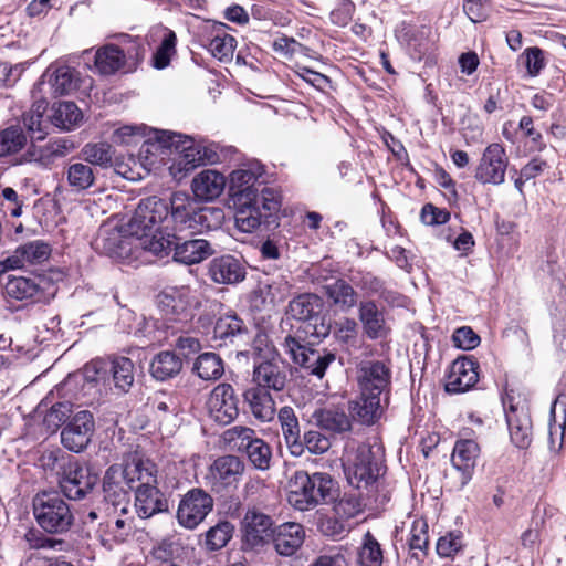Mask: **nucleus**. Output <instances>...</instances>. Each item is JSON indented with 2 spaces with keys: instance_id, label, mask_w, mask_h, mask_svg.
I'll list each match as a JSON object with an SVG mask.
<instances>
[{
  "instance_id": "0e129e2a",
  "label": "nucleus",
  "mask_w": 566,
  "mask_h": 566,
  "mask_svg": "<svg viewBox=\"0 0 566 566\" xmlns=\"http://www.w3.org/2000/svg\"><path fill=\"white\" fill-rule=\"evenodd\" d=\"M364 504L360 496L355 493L344 494L334 505L336 515L342 520H349L363 512Z\"/></svg>"
},
{
  "instance_id": "4be33fe9",
  "label": "nucleus",
  "mask_w": 566,
  "mask_h": 566,
  "mask_svg": "<svg viewBox=\"0 0 566 566\" xmlns=\"http://www.w3.org/2000/svg\"><path fill=\"white\" fill-rule=\"evenodd\" d=\"M272 518L265 513L250 509L242 521L243 541L250 547H259L268 543L273 535Z\"/></svg>"
},
{
  "instance_id": "9b49d317",
  "label": "nucleus",
  "mask_w": 566,
  "mask_h": 566,
  "mask_svg": "<svg viewBox=\"0 0 566 566\" xmlns=\"http://www.w3.org/2000/svg\"><path fill=\"white\" fill-rule=\"evenodd\" d=\"M213 509L212 496L200 488L189 490L180 500L177 521L187 530H195Z\"/></svg>"
},
{
  "instance_id": "39448f33",
  "label": "nucleus",
  "mask_w": 566,
  "mask_h": 566,
  "mask_svg": "<svg viewBox=\"0 0 566 566\" xmlns=\"http://www.w3.org/2000/svg\"><path fill=\"white\" fill-rule=\"evenodd\" d=\"M33 515L38 525L50 534H64L74 524L71 506L59 493L36 494L33 499Z\"/></svg>"
},
{
  "instance_id": "c9c22d12",
  "label": "nucleus",
  "mask_w": 566,
  "mask_h": 566,
  "mask_svg": "<svg viewBox=\"0 0 566 566\" xmlns=\"http://www.w3.org/2000/svg\"><path fill=\"white\" fill-rule=\"evenodd\" d=\"M349 410L361 423L373 424L382 415L380 395L360 391L359 397L349 403Z\"/></svg>"
},
{
  "instance_id": "f704fd0d",
  "label": "nucleus",
  "mask_w": 566,
  "mask_h": 566,
  "mask_svg": "<svg viewBox=\"0 0 566 566\" xmlns=\"http://www.w3.org/2000/svg\"><path fill=\"white\" fill-rule=\"evenodd\" d=\"M166 134H169V130H156L154 138L146 139L140 146L136 159L140 161L147 175L163 161L161 155L165 150L170 149V145L163 140V136Z\"/></svg>"
},
{
  "instance_id": "c85d7f7f",
  "label": "nucleus",
  "mask_w": 566,
  "mask_h": 566,
  "mask_svg": "<svg viewBox=\"0 0 566 566\" xmlns=\"http://www.w3.org/2000/svg\"><path fill=\"white\" fill-rule=\"evenodd\" d=\"M315 426L332 433H344L352 429V420L343 407L331 405L317 408L312 413Z\"/></svg>"
},
{
  "instance_id": "e2e57ef3",
  "label": "nucleus",
  "mask_w": 566,
  "mask_h": 566,
  "mask_svg": "<svg viewBox=\"0 0 566 566\" xmlns=\"http://www.w3.org/2000/svg\"><path fill=\"white\" fill-rule=\"evenodd\" d=\"M291 284L284 277H277L265 284L261 289V293L264 294V300L269 301L272 305L283 303L291 295Z\"/></svg>"
},
{
  "instance_id": "7ed1b4c3",
  "label": "nucleus",
  "mask_w": 566,
  "mask_h": 566,
  "mask_svg": "<svg viewBox=\"0 0 566 566\" xmlns=\"http://www.w3.org/2000/svg\"><path fill=\"white\" fill-rule=\"evenodd\" d=\"M139 465H143V459L134 457L124 467L115 464L106 470L103 480L106 510L113 509L114 514H128L129 491L138 478Z\"/></svg>"
},
{
  "instance_id": "13d9d810",
  "label": "nucleus",
  "mask_w": 566,
  "mask_h": 566,
  "mask_svg": "<svg viewBox=\"0 0 566 566\" xmlns=\"http://www.w3.org/2000/svg\"><path fill=\"white\" fill-rule=\"evenodd\" d=\"M359 566H381L382 552L376 538L367 533L358 552Z\"/></svg>"
},
{
  "instance_id": "ddd939ff",
  "label": "nucleus",
  "mask_w": 566,
  "mask_h": 566,
  "mask_svg": "<svg viewBox=\"0 0 566 566\" xmlns=\"http://www.w3.org/2000/svg\"><path fill=\"white\" fill-rule=\"evenodd\" d=\"M171 232L166 234L196 235L197 230V203L184 191H176L169 201Z\"/></svg>"
},
{
  "instance_id": "6e6552de",
  "label": "nucleus",
  "mask_w": 566,
  "mask_h": 566,
  "mask_svg": "<svg viewBox=\"0 0 566 566\" xmlns=\"http://www.w3.org/2000/svg\"><path fill=\"white\" fill-rule=\"evenodd\" d=\"M140 484L135 491V507L139 517L149 518L158 513L168 511V501L157 488L156 464L143 459V465L138 468Z\"/></svg>"
},
{
  "instance_id": "7c9ffc66",
  "label": "nucleus",
  "mask_w": 566,
  "mask_h": 566,
  "mask_svg": "<svg viewBox=\"0 0 566 566\" xmlns=\"http://www.w3.org/2000/svg\"><path fill=\"white\" fill-rule=\"evenodd\" d=\"M226 184V177L221 172L206 169L193 177L191 190L199 200L210 201L223 192Z\"/></svg>"
},
{
  "instance_id": "f8f14e48",
  "label": "nucleus",
  "mask_w": 566,
  "mask_h": 566,
  "mask_svg": "<svg viewBox=\"0 0 566 566\" xmlns=\"http://www.w3.org/2000/svg\"><path fill=\"white\" fill-rule=\"evenodd\" d=\"M283 348L295 364L318 378L325 375L327 367L336 359L334 353L312 349L291 335L285 337Z\"/></svg>"
},
{
  "instance_id": "72a5a7b5",
  "label": "nucleus",
  "mask_w": 566,
  "mask_h": 566,
  "mask_svg": "<svg viewBox=\"0 0 566 566\" xmlns=\"http://www.w3.org/2000/svg\"><path fill=\"white\" fill-rule=\"evenodd\" d=\"M331 304L342 312H349L358 306V293L354 286L343 279H337L324 286Z\"/></svg>"
},
{
  "instance_id": "680f3d73",
  "label": "nucleus",
  "mask_w": 566,
  "mask_h": 566,
  "mask_svg": "<svg viewBox=\"0 0 566 566\" xmlns=\"http://www.w3.org/2000/svg\"><path fill=\"white\" fill-rule=\"evenodd\" d=\"M24 263H40L45 261L50 253V245L41 240H35L17 248Z\"/></svg>"
},
{
  "instance_id": "3c124183",
  "label": "nucleus",
  "mask_w": 566,
  "mask_h": 566,
  "mask_svg": "<svg viewBox=\"0 0 566 566\" xmlns=\"http://www.w3.org/2000/svg\"><path fill=\"white\" fill-rule=\"evenodd\" d=\"M350 281L368 296L378 295L386 301L389 300L390 292L385 287L384 281L370 272H358Z\"/></svg>"
},
{
  "instance_id": "412c9836",
  "label": "nucleus",
  "mask_w": 566,
  "mask_h": 566,
  "mask_svg": "<svg viewBox=\"0 0 566 566\" xmlns=\"http://www.w3.org/2000/svg\"><path fill=\"white\" fill-rule=\"evenodd\" d=\"M479 364L472 357L457 358L450 367L444 385L446 391L462 394L471 389L479 380Z\"/></svg>"
},
{
  "instance_id": "20e7f679",
  "label": "nucleus",
  "mask_w": 566,
  "mask_h": 566,
  "mask_svg": "<svg viewBox=\"0 0 566 566\" xmlns=\"http://www.w3.org/2000/svg\"><path fill=\"white\" fill-rule=\"evenodd\" d=\"M344 471L348 482L359 489L375 482L381 471L380 448L361 443L356 448L347 444Z\"/></svg>"
},
{
  "instance_id": "473e14b6",
  "label": "nucleus",
  "mask_w": 566,
  "mask_h": 566,
  "mask_svg": "<svg viewBox=\"0 0 566 566\" xmlns=\"http://www.w3.org/2000/svg\"><path fill=\"white\" fill-rule=\"evenodd\" d=\"M277 420L291 454L302 455L301 428L294 409L289 406L282 407L277 412Z\"/></svg>"
},
{
  "instance_id": "8fccbe9b",
  "label": "nucleus",
  "mask_w": 566,
  "mask_h": 566,
  "mask_svg": "<svg viewBox=\"0 0 566 566\" xmlns=\"http://www.w3.org/2000/svg\"><path fill=\"white\" fill-rule=\"evenodd\" d=\"M4 290L9 297L23 301L34 297L39 293V285L32 279L9 276Z\"/></svg>"
},
{
  "instance_id": "2eb2a0df",
  "label": "nucleus",
  "mask_w": 566,
  "mask_h": 566,
  "mask_svg": "<svg viewBox=\"0 0 566 566\" xmlns=\"http://www.w3.org/2000/svg\"><path fill=\"white\" fill-rule=\"evenodd\" d=\"M95 431L94 417L88 410L76 412L61 431V443L72 452H82L90 444Z\"/></svg>"
},
{
  "instance_id": "f03ea898",
  "label": "nucleus",
  "mask_w": 566,
  "mask_h": 566,
  "mask_svg": "<svg viewBox=\"0 0 566 566\" xmlns=\"http://www.w3.org/2000/svg\"><path fill=\"white\" fill-rule=\"evenodd\" d=\"M145 250L160 258L172 252V260L186 265L198 264L214 253L208 240L189 234L154 235L146 241Z\"/></svg>"
},
{
  "instance_id": "603ef678",
  "label": "nucleus",
  "mask_w": 566,
  "mask_h": 566,
  "mask_svg": "<svg viewBox=\"0 0 566 566\" xmlns=\"http://www.w3.org/2000/svg\"><path fill=\"white\" fill-rule=\"evenodd\" d=\"M224 210L220 207L205 206L197 208L196 234L221 228L224 221Z\"/></svg>"
},
{
  "instance_id": "a18cd8bd",
  "label": "nucleus",
  "mask_w": 566,
  "mask_h": 566,
  "mask_svg": "<svg viewBox=\"0 0 566 566\" xmlns=\"http://www.w3.org/2000/svg\"><path fill=\"white\" fill-rule=\"evenodd\" d=\"M34 99L31 111L23 115V125L33 139L42 140L48 135V122L43 118L46 102L38 97Z\"/></svg>"
},
{
  "instance_id": "4d7b16f0",
  "label": "nucleus",
  "mask_w": 566,
  "mask_h": 566,
  "mask_svg": "<svg viewBox=\"0 0 566 566\" xmlns=\"http://www.w3.org/2000/svg\"><path fill=\"white\" fill-rule=\"evenodd\" d=\"M233 525L228 521H222L210 527L206 533V547L209 551L223 548L233 535Z\"/></svg>"
},
{
  "instance_id": "052dcab7",
  "label": "nucleus",
  "mask_w": 566,
  "mask_h": 566,
  "mask_svg": "<svg viewBox=\"0 0 566 566\" xmlns=\"http://www.w3.org/2000/svg\"><path fill=\"white\" fill-rule=\"evenodd\" d=\"M27 143V137L19 127H9L0 133V157L18 153Z\"/></svg>"
},
{
  "instance_id": "cd10ccee",
  "label": "nucleus",
  "mask_w": 566,
  "mask_h": 566,
  "mask_svg": "<svg viewBox=\"0 0 566 566\" xmlns=\"http://www.w3.org/2000/svg\"><path fill=\"white\" fill-rule=\"evenodd\" d=\"M163 140L170 145L180 155L179 166L184 170H191L200 165L201 144L193 138L175 132H169L163 136Z\"/></svg>"
},
{
  "instance_id": "6e6d98bb",
  "label": "nucleus",
  "mask_w": 566,
  "mask_h": 566,
  "mask_svg": "<svg viewBox=\"0 0 566 566\" xmlns=\"http://www.w3.org/2000/svg\"><path fill=\"white\" fill-rule=\"evenodd\" d=\"M256 436L252 428L244 426H234L226 430L222 434L224 443L230 450L244 453L250 446L248 441L254 439Z\"/></svg>"
},
{
  "instance_id": "5fc2aeb1",
  "label": "nucleus",
  "mask_w": 566,
  "mask_h": 566,
  "mask_svg": "<svg viewBox=\"0 0 566 566\" xmlns=\"http://www.w3.org/2000/svg\"><path fill=\"white\" fill-rule=\"evenodd\" d=\"M112 167L117 175L130 181H138L147 176L140 161H137L133 155L115 157Z\"/></svg>"
},
{
  "instance_id": "5701e85b",
  "label": "nucleus",
  "mask_w": 566,
  "mask_h": 566,
  "mask_svg": "<svg viewBox=\"0 0 566 566\" xmlns=\"http://www.w3.org/2000/svg\"><path fill=\"white\" fill-rule=\"evenodd\" d=\"M45 77L49 78L48 83L55 96L67 95L77 87V72L74 69L67 65H61L52 71V67H50L33 86V98H36V94L42 92L45 85Z\"/></svg>"
},
{
  "instance_id": "de8ad7c7",
  "label": "nucleus",
  "mask_w": 566,
  "mask_h": 566,
  "mask_svg": "<svg viewBox=\"0 0 566 566\" xmlns=\"http://www.w3.org/2000/svg\"><path fill=\"white\" fill-rule=\"evenodd\" d=\"M247 333V326L235 314H228L217 319L213 328L216 339L233 342Z\"/></svg>"
},
{
  "instance_id": "9d476101",
  "label": "nucleus",
  "mask_w": 566,
  "mask_h": 566,
  "mask_svg": "<svg viewBox=\"0 0 566 566\" xmlns=\"http://www.w3.org/2000/svg\"><path fill=\"white\" fill-rule=\"evenodd\" d=\"M244 461L234 454L218 457L208 468L205 484L214 493L235 489L245 472Z\"/></svg>"
},
{
  "instance_id": "f257e3e1",
  "label": "nucleus",
  "mask_w": 566,
  "mask_h": 566,
  "mask_svg": "<svg viewBox=\"0 0 566 566\" xmlns=\"http://www.w3.org/2000/svg\"><path fill=\"white\" fill-rule=\"evenodd\" d=\"M289 503L298 511H308L332 502L337 495V483L325 472L308 474L296 471L289 480Z\"/></svg>"
},
{
  "instance_id": "864d4df0",
  "label": "nucleus",
  "mask_w": 566,
  "mask_h": 566,
  "mask_svg": "<svg viewBox=\"0 0 566 566\" xmlns=\"http://www.w3.org/2000/svg\"><path fill=\"white\" fill-rule=\"evenodd\" d=\"M157 32L163 33V41L154 53V66L156 69H165L171 56L176 53L177 36L176 33L167 28H157Z\"/></svg>"
},
{
  "instance_id": "c756f323",
  "label": "nucleus",
  "mask_w": 566,
  "mask_h": 566,
  "mask_svg": "<svg viewBox=\"0 0 566 566\" xmlns=\"http://www.w3.org/2000/svg\"><path fill=\"white\" fill-rule=\"evenodd\" d=\"M209 274L218 284H237L244 280L247 272L239 259L228 254L211 261Z\"/></svg>"
},
{
  "instance_id": "aec40b11",
  "label": "nucleus",
  "mask_w": 566,
  "mask_h": 566,
  "mask_svg": "<svg viewBox=\"0 0 566 566\" xmlns=\"http://www.w3.org/2000/svg\"><path fill=\"white\" fill-rule=\"evenodd\" d=\"M391 370L384 361H363L357 369L359 390L381 396L390 386Z\"/></svg>"
},
{
  "instance_id": "1a4fd4ad",
  "label": "nucleus",
  "mask_w": 566,
  "mask_h": 566,
  "mask_svg": "<svg viewBox=\"0 0 566 566\" xmlns=\"http://www.w3.org/2000/svg\"><path fill=\"white\" fill-rule=\"evenodd\" d=\"M57 462L59 484L63 494L70 500L83 499L96 484L97 475L92 473L88 467L82 465L78 461L67 457L54 458Z\"/></svg>"
},
{
  "instance_id": "09e8293b",
  "label": "nucleus",
  "mask_w": 566,
  "mask_h": 566,
  "mask_svg": "<svg viewBox=\"0 0 566 566\" xmlns=\"http://www.w3.org/2000/svg\"><path fill=\"white\" fill-rule=\"evenodd\" d=\"M193 370L203 380H214L223 375V361L214 353H203L196 359Z\"/></svg>"
},
{
  "instance_id": "4c0bfd02",
  "label": "nucleus",
  "mask_w": 566,
  "mask_h": 566,
  "mask_svg": "<svg viewBox=\"0 0 566 566\" xmlns=\"http://www.w3.org/2000/svg\"><path fill=\"white\" fill-rule=\"evenodd\" d=\"M74 144L66 138L50 140L44 147L31 146L25 156L27 160L49 165L53 158L63 157L74 149Z\"/></svg>"
},
{
  "instance_id": "a878e982",
  "label": "nucleus",
  "mask_w": 566,
  "mask_h": 566,
  "mask_svg": "<svg viewBox=\"0 0 566 566\" xmlns=\"http://www.w3.org/2000/svg\"><path fill=\"white\" fill-rule=\"evenodd\" d=\"M480 455V447L472 439H459L451 455L454 469L461 472V486L467 485L473 476L474 468Z\"/></svg>"
},
{
  "instance_id": "393cba45",
  "label": "nucleus",
  "mask_w": 566,
  "mask_h": 566,
  "mask_svg": "<svg viewBox=\"0 0 566 566\" xmlns=\"http://www.w3.org/2000/svg\"><path fill=\"white\" fill-rule=\"evenodd\" d=\"M264 169L259 163H249L233 170L230 174L229 191L232 198H238L239 195L252 192L259 197V187L262 184L259 178L262 177Z\"/></svg>"
},
{
  "instance_id": "338daca9",
  "label": "nucleus",
  "mask_w": 566,
  "mask_h": 566,
  "mask_svg": "<svg viewBox=\"0 0 566 566\" xmlns=\"http://www.w3.org/2000/svg\"><path fill=\"white\" fill-rule=\"evenodd\" d=\"M302 454L306 449L312 454H323L331 448L329 439L322 432L316 430H308L301 438Z\"/></svg>"
},
{
  "instance_id": "c03bdc74",
  "label": "nucleus",
  "mask_w": 566,
  "mask_h": 566,
  "mask_svg": "<svg viewBox=\"0 0 566 566\" xmlns=\"http://www.w3.org/2000/svg\"><path fill=\"white\" fill-rule=\"evenodd\" d=\"M248 443L250 446L243 454H245L250 464L259 471L270 470L273 459L271 446L258 436Z\"/></svg>"
},
{
  "instance_id": "bf43d9fd",
  "label": "nucleus",
  "mask_w": 566,
  "mask_h": 566,
  "mask_svg": "<svg viewBox=\"0 0 566 566\" xmlns=\"http://www.w3.org/2000/svg\"><path fill=\"white\" fill-rule=\"evenodd\" d=\"M336 340L347 347H358V323L350 317L336 322L334 328Z\"/></svg>"
},
{
  "instance_id": "a19ab883",
  "label": "nucleus",
  "mask_w": 566,
  "mask_h": 566,
  "mask_svg": "<svg viewBox=\"0 0 566 566\" xmlns=\"http://www.w3.org/2000/svg\"><path fill=\"white\" fill-rule=\"evenodd\" d=\"M82 118L81 109L73 102L53 104L49 116L51 124L61 130H72L80 125Z\"/></svg>"
},
{
  "instance_id": "49530a36",
  "label": "nucleus",
  "mask_w": 566,
  "mask_h": 566,
  "mask_svg": "<svg viewBox=\"0 0 566 566\" xmlns=\"http://www.w3.org/2000/svg\"><path fill=\"white\" fill-rule=\"evenodd\" d=\"M81 154L86 164L108 168L113 166L114 150L112 145L107 143H88L86 144Z\"/></svg>"
},
{
  "instance_id": "6ab92c4d",
  "label": "nucleus",
  "mask_w": 566,
  "mask_h": 566,
  "mask_svg": "<svg viewBox=\"0 0 566 566\" xmlns=\"http://www.w3.org/2000/svg\"><path fill=\"white\" fill-rule=\"evenodd\" d=\"M505 418L512 442L520 449H526L532 442L531 418L523 406L514 405L510 397L503 400Z\"/></svg>"
},
{
  "instance_id": "37998d69",
  "label": "nucleus",
  "mask_w": 566,
  "mask_h": 566,
  "mask_svg": "<svg viewBox=\"0 0 566 566\" xmlns=\"http://www.w3.org/2000/svg\"><path fill=\"white\" fill-rule=\"evenodd\" d=\"M109 373L115 388L120 392H128L135 380V365L130 358L115 357L111 360Z\"/></svg>"
},
{
  "instance_id": "ea45409f",
  "label": "nucleus",
  "mask_w": 566,
  "mask_h": 566,
  "mask_svg": "<svg viewBox=\"0 0 566 566\" xmlns=\"http://www.w3.org/2000/svg\"><path fill=\"white\" fill-rule=\"evenodd\" d=\"M95 66L104 75H111L120 70L126 72L124 50L115 44L99 48L95 54Z\"/></svg>"
},
{
  "instance_id": "a211bd4d",
  "label": "nucleus",
  "mask_w": 566,
  "mask_h": 566,
  "mask_svg": "<svg viewBox=\"0 0 566 566\" xmlns=\"http://www.w3.org/2000/svg\"><path fill=\"white\" fill-rule=\"evenodd\" d=\"M289 377L287 365L276 356L254 365L253 381L256 388L282 391Z\"/></svg>"
},
{
  "instance_id": "69168bd1",
  "label": "nucleus",
  "mask_w": 566,
  "mask_h": 566,
  "mask_svg": "<svg viewBox=\"0 0 566 566\" xmlns=\"http://www.w3.org/2000/svg\"><path fill=\"white\" fill-rule=\"evenodd\" d=\"M109 520L106 527L116 542H124L132 533V520L122 513H113V509L108 510Z\"/></svg>"
},
{
  "instance_id": "bb28decb",
  "label": "nucleus",
  "mask_w": 566,
  "mask_h": 566,
  "mask_svg": "<svg viewBox=\"0 0 566 566\" xmlns=\"http://www.w3.org/2000/svg\"><path fill=\"white\" fill-rule=\"evenodd\" d=\"M304 538V527L298 523L289 522L275 527L270 539L280 555L292 556L302 546Z\"/></svg>"
},
{
  "instance_id": "423d86ee",
  "label": "nucleus",
  "mask_w": 566,
  "mask_h": 566,
  "mask_svg": "<svg viewBox=\"0 0 566 566\" xmlns=\"http://www.w3.org/2000/svg\"><path fill=\"white\" fill-rule=\"evenodd\" d=\"M169 205L165 200L153 196L142 199L128 222V231L142 241L145 249L146 241L154 235H166L161 231V223L168 218Z\"/></svg>"
},
{
  "instance_id": "0eeeda50",
  "label": "nucleus",
  "mask_w": 566,
  "mask_h": 566,
  "mask_svg": "<svg viewBox=\"0 0 566 566\" xmlns=\"http://www.w3.org/2000/svg\"><path fill=\"white\" fill-rule=\"evenodd\" d=\"M323 306L322 297L313 293L301 294L289 304L291 316L303 322L301 329L308 338V344L325 338L331 332V325L321 315Z\"/></svg>"
},
{
  "instance_id": "dca6fc26",
  "label": "nucleus",
  "mask_w": 566,
  "mask_h": 566,
  "mask_svg": "<svg viewBox=\"0 0 566 566\" xmlns=\"http://www.w3.org/2000/svg\"><path fill=\"white\" fill-rule=\"evenodd\" d=\"M357 317L363 334L371 340L387 338L391 333L386 311L376 301L367 298L359 302Z\"/></svg>"
},
{
  "instance_id": "b1692460",
  "label": "nucleus",
  "mask_w": 566,
  "mask_h": 566,
  "mask_svg": "<svg viewBox=\"0 0 566 566\" xmlns=\"http://www.w3.org/2000/svg\"><path fill=\"white\" fill-rule=\"evenodd\" d=\"M232 200L237 209L234 220L238 229L242 232H252L258 229L263 218L259 197L252 192H245Z\"/></svg>"
},
{
  "instance_id": "2f4dec72",
  "label": "nucleus",
  "mask_w": 566,
  "mask_h": 566,
  "mask_svg": "<svg viewBox=\"0 0 566 566\" xmlns=\"http://www.w3.org/2000/svg\"><path fill=\"white\" fill-rule=\"evenodd\" d=\"M63 177L74 193H83L96 184L95 169L83 161L70 163L64 168Z\"/></svg>"
},
{
  "instance_id": "4468645a",
  "label": "nucleus",
  "mask_w": 566,
  "mask_h": 566,
  "mask_svg": "<svg viewBox=\"0 0 566 566\" xmlns=\"http://www.w3.org/2000/svg\"><path fill=\"white\" fill-rule=\"evenodd\" d=\"M509 165V157L501 144H490L483 151L475 168L474 178L483 185H502L505 180V172Z\"/></svg>"
},
{
  "instance_id": "f3484780",
  "label": "nucleus",
  "mask_w": 566,
  "mask_h": 566,
  "mask_svg": "<svg viewBox=\"0 0 566 566\" xmlns=\"http://www.w3.org/2000/svg\"><path fill=\"white\" fill-rule=\"evenodd\" d=\"M207 408L210 417L220 424H229L239 415L238 398L229 384H219L210 392Z\"/></svg>"
},
{
  "instance_id": "58836bf2",
  "label": "nucleus",
  "mask_w": 566,
  "mask_h": 566,
  "mask_svg": "<svg viewBox=\"0 0 566 566\" xmlns=\"http://www.w3.org/2000/svg\"><path fill=\"white\" fill-rule=\"evenodd\" d=\"M228 25L222 22L212 24V36L208 43L209 52L219 61L232 60L237 40L226 32Z\"/></svg>"
},
{
  "instance_id": "774afa93",
  "label": "nucleus",
  "mask_w": 566,
  "mask_h": 566,
  "mask_svg": "<svg viewBox=\"0 0 566 566\" xmlns=\"http://www.w3.org/2000/svg\"><path fill=\"white\" fill-rule=\"evenodd\" d=\"M310 566H350V554L339 547L318 556Z\"/></svg>"
},
{
  "instance_id": "e433bc0d",
  "label": "nucleus",
  "mask_w": 566,
  "mask_h": 566,
  "mask_svg": "<svg viewBox=\"0 0 566 566\" xmlns=\"http://www.w3.org/2000/svg\"><path fill=\"white\" fill-rule=\"evenodd\" d=\"M244 399L252 415L262 422H269L275 416V402L268 390L252 387L245 390Z\"/></svg>"
},
{
  "instance_id": "79ce46f5",
  "label": "nucleus",
  "mask_w": 566,
  "mask_h": 566,
  "mask_svg": "<svg viewBox=\"0 0 566 566\" xmlns=\"http://www.w3.org/2000/svg\"><path fill=\"white\" fill-rule=\"evenodd\" d=\"M181 367V359L174 352L165 350L153 358L149 371L155 379L164 381L178 375Z\"/></svg>"
}]
</instances>
